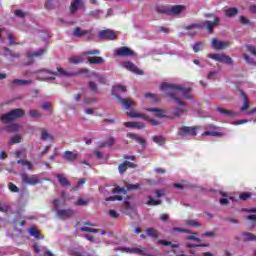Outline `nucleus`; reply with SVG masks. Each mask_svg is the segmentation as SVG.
Segmentation results:
<instances>
[{"label": "nucleus", "instance_id": "nucleus-1", "mask_svg": "<svg viewBox=\"0 0 256 256\" xmlns=\"http://www.w3.org/2000/svg\"><path fill=\"white\" fill-rule=\"evenodd\" d=\"M161 90L164 91L168 97H171V99L175 101L176 105H180L181 107H187V103L176 97L179 91L184 95L185 99H191V94H189L192 91L191 87H185L179 84L163 83L161 85Z\"/></svg>", "mask_w": 256, "mask_h": 256}, {"label": "nucleus", "instance_id": "nucleus-2", "mask_svg": "<svg viewBox=\"0 0 256 256\" xmlns=\"http://www.w3.org/2000/svg\"><path fill=\"white\" fill-rule=\"evenodd\" d=\"M205 17H213L214 21H204L200 23L190 24L185 26L184 29L188 32L190 37H195L197 35V31L195 29H206L209 34L213 33V28L219 25L221 19L213 14H206Z\"/></svg>", "mask_w": 256, "mask_h": 256}, {"label": "nucleus", "instance_id": "nucleus-3", "mask_svg": "<svg viewBox=\"0 0 256 256\" xmlns=\"http://www.w3.org/2000/svg\"><path fill=\"white\" fill-rule=\"evenodd\" d=\"M125 91H127V88L123 85L118 84L112 87L111 95H113L123 105V107H125V109L135 107V102H133V100L127 98L122 99L121 97H119V93H125Z\"/></svg>", "mask_w": 256, "mask_h": 256}, {"label": "nucleus", "instance_id": "nucleus-4", "mask_svg": "<svg viewBox=\"0 0 256 256\" xmlns=\"http://www.w3.org/2000/svg\"><path fill=\"white\" fill-rule=\"evenodd\" d=\"M50 75H61L62 77H76L77 75H91V72L87 68H82L77 72H69L61 67H57V72H53L51 70H46Z\"/></svg>", "mask_w": 256, "mask_h": 256}, {"label": "nucleus", "instance_id": "nucleus-5", "mask_svg": "<svg viewBox=\"0 0 256 256\" xmlns=\"http://www.w3.org/2000/svg\"><path fill=\"white\" fill-rule=\"evenodd\" d=\"M53 209L59 219H71L75 215L73 209H62L59 207V199L53 201Z\"/></svg>", "mask_w": 256, "mask_h": 256}, {"label": "nucleus", "instance_id": "nucleus-6", "mask_svg": "<svg viewBox=\"0 0 256 256\" xmlns=\"http://www.w3.org/2000/svg\"><path fill=\"white\" fill-rule=\"evenodd\" d=\"M25 110L23 109H14L8 112L7 114L2 115L1 121L3 123H11V121H15V119H21V117H24Z\"/></svg>", "mask_w": 256, "mask_h": 256}, {"label": "nucleus", "instance_id": "nucleus-7", "mask_svg": "<svg viewBox=\"0 0 256 256\" xmlns=\"http://www.w3.org/2000/svg\"><path fill=\"white\" fill-rule=\"evenodd\" d=\"M209 59H213L214 61H218L219 63H224L225 65H235L233 58L226 54H208Z\"/></svg>", "mask_w": 256, "mask_h": 256}, {"label": "nucleus", "instance_id": "nucleus-8", "mask_svg": "<svg viewBox=\"0 0 256 256\" xmlns=\"http://www.w3.org/2000/svg\"><path fill=\"white\" fill-rule=\"evenodd\" d=\"M73 37H85L87 41H91L93 39V29L83 30L81 27H76L72 32Z\"/></svg>", "mask_w": 256, "mask_h": 256}, {"label": "nucleus", "instance_id": "nucleus-9", "mask_svg": "<svg viewBox=\"0 0 256 256\" xmlns=\"http://www.w3.org/2000/svg\"><path fill=\"white\" fill-rule=\"evenodd\" d=\"M178 135L180 137H195L197 135V127L183 126L180 128Z\"/></svg>", "mask_w": 256, "mask_h": 256}, {"label": "nucleus", "instance_id": "nucleus-10", "mask_svg": "<svg viewBox=\"0 0 256 256\" xmlns=\"http://www.w3.org/2000/svg\"><path fill=\"white\" fill-rule=\"evenodd\" d=\"M114 55L116 57H133V55H135V51L131 50V48L127 46H122L114 50Z\"/></svg>", "mask_w": 256, "mask_h": 256}, {"label": "nucleus", "instance_id": "nucleus-11", "mask_svg": "<svg viewBox=\"0 0 256 256\" xmlns=\"http://www.w3.org/2000/svg\"><path fill=\"white\" fill-rule=\"evenodd\" d=\"M211 43L212 49H215L216 51H222L223 49L231 47V42L217 40V38H212Z\"/></svg>", "mask_w": 256, "mask_h": 256}, {"label": "nucleus", "instance_id": "nucleus-12", "mask_svg": "<svg viewBox=\"0 0 256 256\" xmlns=\"http://www.w3.org/2000/svg\"><path fill=\"white\" fill-rule=\"evenodd\" d=\"M21 179H22V183H24V185H39V183H40L39 176H37V175L29 176V175L23 173V174H21Z\"/></svg>", "mask_w": 256, "mask_h": 256}, {"label": "nucleus", "instance_id": "nucleus-13", "mask_svg": "<svg viewBox=\"0 0 256 256\" xmlns=\"http://www.w3.org/2000/svg\"><path fill=\"white\" fill-rule=\"evenodd\" d=\"M99 37L102 41H114L117 39V34L113 30H102L99 32Z\"/></svg>", "mask_w": 256, "mask_h": 256}, {"label": "nucleus", "instance_id": "nucleus-14", "mask_svg": "<svg viewBox=\"0 0 256 256\" xmlns=\"http://www.w3.org/2000/svg\"><path fill=\"white\" fill-rule=\"evenodd\" d=\"M187 113V109L175 107L168 114L169 119H179V117H183Z\"/></svg>", "mask_w": 256, "mask_h": 256}, {"label": "nucleus", "instance_id": "nucleus-15", "mask_svg": "<svg viewBox=\"0 0 256 256\" xmlns=\"http://www.w3.org/2000/svg\"><path fill=\"white\" fill-rule=\"evenodd\" d=\"M122 67L124 69H127L128 71H131L132 73H136V75H143V70L139 69L133 62L127 61L122 63Z\"/></svg>", "mask_w": 256, "mask_h": 256}, {"label": "nucleus", "instance_id": "nucleus-16", "mask_svg": "<svg viewBox=\"0 0 256 256\" xmlns=\"http://www.w3.org/2000/svg\"><path fill=\"white\" fill-rule=\"evenodd\" d=\"M208 129L209 130L205 131L202 134L203 137H208V136H210V137H223V135H225V134H223L221 132L215 131L216 127L214 125H209Z\"/></svg>", "mask_w": 256, "mask_h": 256}, {"label": "nucleus", "instance_id": "nucleus-17", "mask_svg": "<svg viewBox=\"0 0 256 256\" xmlns=\"http://www.w3.org/2000/svg\"><path fill=\"white\" fill-rule=\"evenodd\" d=\"M4 55L9 61H15V59H21V54L18 52H13V50L4 47Z\"/></svg>", "mask_w": 256, "mask_h": 256}, {"label": "nucleus", "instance_id": "nucleus-18", "mask_svg": "<svg viewBox=\"0 0 256 256\" xmlns=\"http://www.w3.org/2000/svg\"><path fill=\"white\" fill-rule=\"evenodd\" d=\"M33 83V80H24V79H14L11 82L12 87H26L28 85H31Z\"/></svg>", "mask_w": 256, "mask_h": 256}, {"label": "nucleus", "instance_id": "nucleus-19", "mask_svg": "<svg viewBox=\"0 0 256 256\" xmlns=\"http://www.w3.org/2000/svg\"><path fill=\"white\" fill-rule=\"evenodd\" d=\"M78 158H79V154L73 151H65L63 154V159H65V161H69V163H73L74 161H77Z\"/></svg>", "mask_w": 256, "mask_h": 256}, {"label": "nucleus", "instance_id": "nucleus-20", "mask_svg": "<svg viewBox=\"0 0 256 256\" xmlns=\"http://www.w3.org/2000/svg\"><path fill=\"white\" fill-rule=\"evenodd\" d=\"M146 111H149L150 113H154L155 117H159L160 119L169 117V115H167V111L161 110L159 108H147Z\"/></svg>", "mask_w": 256, "mask_h": 256}, {"label": "nucleus", "instance_id": "nucleus-21", "mask_svg": "<svg viewBox=\"0 0 256 256\" xmlns=\"http://www.w3.org/2000/svg\"><path fill=\"white\" fill-rule=\"evenodd\" d=\"M187 7L183 5H174L170 8V15H181L183 11H186Z\"/></svg>", "mask_w": 256, "mask_h": 256}, {"label": "nucleus", "instance_id": "nucleus-22", "mask_svg": "<svg viewBox=\"0 0 256 256\" xmlns=\"http://www.w3.org/2000/svg\"><path fill=\"white\" fill-rule=\"evenodd\" d=\"M55 177L58 178V181L62 187H71L70 181L63 174H55Z\"/></svg>", "mask_w": 256, "mask_h": 256}, {"label": "nucleus", "instance_id": "nucleus-23", "mask_svg": "<svg viewBox=\"0 0 256 256\" xmlns=\"http://www.w3.org/2000/svg\"><path fill=\"white\" fill-rule=\"evenodd\" d=\"M88 77H96L98 83H100L101 85H105V83H107V77L97 73V72H91Z\"/></svg>", "mask_w": 256, "mask_h": 256}, {"label": "nucleus", "instance_id": "nucleus-24", "mask_svg": "<svg viewBox=\"0 0 256 256\" xmlns=\"http://www.w3.org/2000/svg\"><path fill=\"white\" fill-rule=\"evenodd\" d=\"M88 63H90V65H103V63H105V59H103V57H88L87 58Z\"/></svg>", "mask_w": 256, "mask_h": 256}, {"label": "nucleus", "instance_id": "nucleus-25", "mask_svg": "<svg viewBox=\"0 0 256 256\" xmlns=\"http://www.w3.org/2000/svg\"><path fill=\"white\" fill-rule=\"evenodd\" d=\"M124 126L131 129H145V124L141 122H125Z\"/></svg>", "mask_w": 256, "mask_h": 256}, {"label": "nucleus", "instance_id": "nucleus-26", "mask_svg": "<svg viewBox=\"0 0 256 256\" xmlns=\"http://www.w3.org/2000/svg\"><path fill=\"white\" fill-rule=\"evenodd\" d=\"M240 95L242 97L243 105L240 108V111H247L249 109V100H247V94L240 90Z\"/></svg>", "mask_w": 256, "mask_h": 256}, {"label": "nucleus", "instance_id": "nucleus-27", "mask_svg": "<svg viewBox=\"0 0 256 256\" xmlns=\"http://www.w3.org/2000/svg\"><path fill=\"white\" fill-rule=\"evenodd\" d=\"M216 111H218V113H221V115H226V117H237V113H235L233 110H227L225 108L217 107Z\"/></svg>", "mask_w": 256, "mask_h": 256}, {"label": "nucleus", "instance_id": "nucleus-28", "mask_svg": "<svg viewBox=\"0 0 256 256\" xmlns=\"http://www.w3.org/2000/svg\"><path fill=\"white\" fill-rule=\"evenodd\" d=\"M127 137H129L130 139H133L134 141H137V143H139L140 145H142V147H145V139L141 138V136L135 134V133H128Z\"/></svg>", "mask_w": 256, "mask_h": 256}, {"label": "nucleus", "instance_id": "nucleus-29", "mask_svg": "<svg viewBox=\"0 0 256 256\" xmlns=\"http://www.w3.org/2000/svg\"><path fill=\"white\" fill-rule=\"evenodd\" d=\"M28 233L32 237H35V239H43L44 238V236L41 235V232H39V230L36 227H30L28 229Z\"/></svg>", "mask_w": 256, "mask_h": 256}, {"label": "nucleus", "instance_id": "nucleus-30", "mask_svg": "<svg viewBox=\"0 0 256 256\" xmlns=\"http://www.w3.org/2000/svg\"><path fill=\"white\" fill-rule=\"evenodd\" d=\"M21 129H22L21 125L17 123L10 124L5 128V130L8 131V133H17L21 131Z\"/></svg>", "mask_w": 256, "mask_h": 256}, {"label": "nucleus", "instance_id": "nucleus-31", "mask_svg": "<svg viewBox=\"0 0 256 256\" xmlns=\"http://www.w3.org/2000/svg\"><path fill=\"white\" fill-rule=\"evenodd\" d=\"M146 235L148 237H152V239H158L159 238V231L155 228H147L146 229Z\"/></svg>", "mask_w": 256, "mask_h": 256}, {"label": "nucleus", "instance_id": "nucleus-32", "mask_svg": "<svg viewBox=\"0 0 256 256\" xmlns=\"http://www.w3.org/2000/svg\"><path fill=\"white\" fill-rule=\"evenodd\" d=\"M83 61H85V59L80 55L69 58V63H72V65H79V63H83Z\"/></svg>", "mask_w": 256, "mask_h": 256}, {"label": "nucleus", "instance_id": "nucleus-33", "mask_svg": "<svg viewBox=\"0 0 256 256\" xmlns=\"http://www.w3.org/2000/svg\"><path fill=\"white\" fill-rule=\"evenodd\" d=\"M81 5H83V1H81V0H75L74 2H72L71 6H70L71 13L77 12V9H79V7H81Z\"/></svg>", "mask_w": 256, "mask_h": 256}, {"label": "nucleus", "instance_id": "nucleus-34", "mask_svg": "<svg viewBox=\"0 0 256 256\" xmlns=\"http://www.w3.org/2000/svg\"><path fill=\"white\" fill-rule=\"evenodd\" d=\"M45 52V49H40L34 53L27 52L26 57H28V59H33V57H41V55H43Z\"/></svg>", "mask_w": 256, "mask_h": 256}, {"label": "nucleus", "instance_id": "nucleus-35", "mask_svg": "<svg viewBox=\"0 0 256 256\" xmlns=\"http://www.w3.org/2000/svg\"><path fill=\"white\" fill-rule=\"evenodd\" d=\"M29 117L32 119H41L43 117V114L39 110L32 109L28 112Z\"/></svg>", "mask_w": 256, "mask_h": 256}, {"label": "nucleus", "instance_id": "nucleus-36", "mask_svg": "<svg viewBox=\"0 0 256 256\" xmlns=\"http://www.w3.org/2000/svg\"><path fill=\"white\" fill-rule=\"evenodd\" d=\"M156 11L157 13H161L163 15H170V8L167 6H163V5L156 6Z\"/></svg>", "mask_w": 256, "mask_h": 256}, {"label": "nucleus", "instance_id": "nucleus-37", "mask_svg": "<svg viewBox=\"0 0 256 256\" xmlns=\"http://www.w3.org/2000/svg\"><path fill=\"white\" fill-rule=\"evenodd\" d=\"M22 139L23 138L21 137V135L16 134L15 136L9 139L8 145H16V143H21Z\"/></svg>", "mask_w": 256, "mask_h": 256}, {"label": "nucleus", "instance_id": "nucleus-38", "mask_svg": "<svg viewBox=\"0 0 256 256\" xmlns=\"http://www.w3.org/2000/svg\"><path fill=\"white\" fill-rule=\"evenodd\" d=\"M243 241H255V235L251 232L242 233Z\"/></svg>", "mask_w": 256, "mask_h": 256}, {"label": "nucleus", "instance_id": "nucleus-39", "mask_svg": "<svg viewBox=\"0 0 256 256\" xmlns=\"http://www.w3.org/2000/svg\"><path fill=\"white\" fill-rule=\"evenodd\" d=\"M127 115L129 117H131L132 119H137V118L144 119V117H145V114L137 113L135 111H129V112H127Z\"/></svg>", "mask_w": 256, "mask_h": 256}, {"label": "nucleus", "instance_id": "nucleus-40", "mask_svg": "<svg viewBox=\"0 0 256 256\" xmlns=\"http://www.w3.org/2000/svg\"><path fill=\"white\" fill-rule=\"evenodd\" d=\"M7 39L9 41V45H19V43L15 42V36L10 31H6Z\"/></svg>", "mask_w": 256, "mask_h": 256}, {"label": "nucleus", "instance_id": "nucleus-41", "mask_svg": "<svg viewBox=\"0 0 256 256\" xmlns=\"http://www.w3.org/2000/svg\"><path fill=\"white\" fill-rule=\"evenodd\" d=\"M239 13V10L237 8H229L225 11L226 17H235Z\"/></svg>", "mask_w": 256, "mask_h": 256}, {"label": "nucleus", "instance_id": "nucleus-42", "mask_svg": "<svg viewBox=\"0 0 256 256\" xmlns=\"http://www.w3.org/2000/svg\"><path fill=\"white\" fill-rule=\"evenodd\" d=\"M113 145H115V138L114 137H109L107 139V141H105L104 143H102L100 145V147H111Z\"/></svg>", "mask_w": 256, "mask_h": 256}, {"label": "nucleus", "instance_id": "nucleus-43", "mask_svg": "<svg viewBox=\"0 0 256 256\" xmlns=\"http://www.w3.org/2000/svg\"><path fill=\"white\" fill-rule=\"evenodd\" d=\"M158 245H165V246L171 245L173 249H179V244H173L166 240H158Z\"/></svg>", "mask_w": 256, "mask_h": 256}, {"label": "nucleus", "instance_id": "nucleus-44", "mask_svg": "<svg viewBox=\"0 0 256 256\" xmlns=\"http://www.w3.org/2000/svg\"><path fill=\"white\" fill-rule=\"evenodd\" d=\"M88 87L90 89V91H92V93H99V88L97 87V83L90 81L88 82Z\"/></svg>", "mask_w": 256, "mask_h": 256}, {"label": "nucleus", "instance_id": "nucleus-45", "mask_svg": "<svg viewBox=\"0 0 256 256\" xmlns=\"http://www.w3.org/2000/svg\"><path fill=\"white\" fill-rule=\"evenodd\" d=\"M41 108L44 109V111H50V113H53V105H51V102L42 103Z\"/></svg>", "mask_w": 256, "mask_h": 256}, {"label": "nucleus", "instance_id": "nucleus-46", "mask_svg": "<svg viewBox=\"0 0 256 256\" xmlns=\"http://www.w3.org/2000/svg\"><path fill=\"white\" fill-rule=\"evenodd\" d=\"M41 139L43 141H49V139L52 141L53 136L47 132V130L42 131Z\"/></svg>", "mask_w": 256, "mask_h": 256}, {"label": "nucleus", "instance_id": "nucleus-47", "mask_svg": "<svg viewBox=\"0 0 256 256\" xmlns=\"http://www.w3.org/2000/svg\"><path fill=\"white\" fill-rule=\"evenodd\" d=\"M17 163L27 167V169H29V170L33 169V164H31V162H29L27 160H18Z\"/></svg>", "mask_w": 256, "mask_h": 256}, {"label": "nucleus", "instance_id": "nucleus-48", "mask_svg": "<svg viewBox=\"0 0 256 256\" xmlns=\"http://www.w3.org/2000/svg\"><path fill=\"white\" fill-rule=\"evenodd\" d=\"M186 225H189V227H201L200 222L193 219L187 220Z\"/></svg>", "mask_w": 256, "mask_h": 256}, {"label": "nucleus", "instance_id": "nucleus-49", "mask_svg": "<svg viewBox=\"0 0 256 256\" xmlns=\"http://www.w3.org/2000/svg\"><path fill=\"white\" fill-rule=\"evenodd\" d=\"M152 141L158 145H163V143H165V138H163V136H153Z\"/></svg>", "mask_w": 256, "mask_h": 256}, {"label": "nucleus", "instance_id": "nucleus-50", "mask_svg": "<svg viewBox=\"0 0 256 256\" xmlns=\"http://www.w3.org/2000/svg\"><path fill=\"white\" fill-rule=\"evenodd\" d=\"M101 13H103V11L101 10H94V11H91L89 13L90 17H93L94 19H101V17L99 15H101Z\"/></svg>", "mask_w": 256, "mask_h": 256}, {"label": "nucleus", "instance_id": "nucleus-51", "mask_svg": "<svg viewBox=\"0 0 256 256\" xmlns=\"http://www.w3.org/2000/svg\"><path fill=\"white\" fill-rule=\"evenodd\" d=\"M80 231H83V232H86V233H99L98 229L89 228V227H80Z\"/></svg>", "mask_w": 256, "mask_h": 256}, {"label": "nucleus", "instance_id": "nucleus-52", "mask_svg": "<svg viewBox=\"0 0 256 256\" xmlns=\"http://www.w3.org/2000/svg\"><path fill=\"white\" fill-rule=\"evenodd\" d=\"M144 119L151 123L153 126L161 125V123L153 118H149V116L145 115Z\"/></svg>", "mask_w": 256, "mask_h": 256}, {"label": "nucleus", "instance_id": "nucleus-53", "mask_svg": "<svg viewBox=\"0 0 256 256\" xmlns=\"http://www.w3.org/2000/svg\"><path fill=\"white\" fill-rule=\"evenodd\" d=\"M243 58L246 61V63H248L249 65H256V61L253 60V58L249 57V55L244 54Z\"/></svg>", "mask_w": 256, "mask_h": 256}, {"label": "nucleus", "instance_id": "nucleus-54", "mask_svg": "<svg viewBox=\"0 0 256 256\" xmlns=\"http://www.w3.org/2000/svg\"><path fill=\"white\" fill-rule=\"evenodd\" d=\"M100 53L101 51H99L98 49H94V50L85 51L82 53V55H99Z\"/></svg>", "mask_w": 256, "mask_h": 256}, {"label": "nucleus", "instance_id": "nucleus-55", "mask_svg": "<svg viewBox=\"0 0 256 256\" xmlns=\"http://www.w3.org/2000/svg\"><path fill=\"white\" fill-rule=\"evenodd\" d=\"M118 171L121 175H123V173H125L127 171V165L125 164V162L121 163L118 166Z\"/></svg>", "mask_w": 256, "mask_h": 256}, {"label": "nucleus", "instance_id": "nucleus-56", "mask_svg": "<svg viewBox=\"0 0 256 256\" xmlns=\"http://www.w3.org/2000/svg\"><path fill=\"white\" fill-rule=\"evenodd\" d=\"M127 191H135L139 189V184H126Z\"/></svg>", "mask_w": 256, "mask_h": 256}, {"label": "nucleus", "instance_id": "nucleus-57", "mask_svg": "<svg viewBox=\"0 0 256 256\" xmlns=\"http://www.w3.org/2000/svg\"><path fill=\"white\" fill-rule=\"evenodd\" d=\"M215 77H217V71H211L207 74V79L209 81H215Z\"/></svg>", "mask_w": 256, "mask_h": 256}, {"label": "nucleus", "instance_id": "nucleus-58", "mask_svg": "<svg viewBox=\"0 0 256 256\" xmlns=\"http://www.w3.org/2000/svg\"><path fill=\"white\" fill-rule=\"evenodd\" d=\"M239 198L242 201H247V199H251V193H249V192L242 193V194H240Z\"/></svg>", "mask_w": 256, "mask_h": 256}, {"label": "nucleus", "instance_id": "nucleus-59", "mask_svg": "<svg viewBox=\"0 0 256 256\" xmlns=\"http://www.w3.org/2000/svg\"><path fill=\"white\" fill-rule=\"evenodd\" d=\"M147 205H161V200H155V199L149 197Z\"/></svg>", "mask_w": 256, "mask_h": 256}, {"label": "nucleus", "instance_id": "nucleus-60", "mask_svg": "<svg viewBox=\"0 0 256 256\" xmlns=\"http://www.w3.org/2000/svg\"><path fill=\"white\" fill-rule=\"evenodd\" d=\"M8 187L9 190L12 191V193H19V188L17 187V185L9 183Z\"/></svg>", "mask_w": 256, "mask_h": 256}, {"label": "nucleus", "instance_id": "nucleus-61", "mask_svg": "<svg viewBox=\"0 0 256 256\" xmlns=\"http://www.w3.org/2000/svg\"><path fill=\"white\" fill-rule=\"evenodd\" d=\"M87 203H89V200H85L83 198H79L77 200V202L75 203V205L84 206V205H87Z\"/></svg>", "mask_w": 256, "mask_h": 256}, {"label": "nucleus", "instance_id": "nucleus-62", "mask_svg": "<svg viewBox=\"0 0 256 256\" xmlns=\"http://www.w3.org/2000/svg\"><path fill=\"white\" fill-rule=\"evenodd\" d=\"M106 201H123V197L121 196H110L106 198Z\"/></svg>", "mask_w": 256, "mask_h": 256}, {"label": "nucleus", "instance_id": "nucleus-63", "mask_svg": "<svg viewBox=\"0 0 256 256\" xmlns=\"http://www.w3.org/2000/svg\"><path fill=\"white\" fill-rule=\"evenodd\" d=\"M15 15L16 17H20L21 19H23V17H26L27 13L23 12L22 10H15Z\"/></svg>", "mask_w": 256, "mask_h": 256}, {"label": "nucleus", "instance_id": "nucleus-64", "mask_svg": "<svg viewBox=\"0 0 256 256\" xmlns=\"http://www.w3.org/2000/svg\"><path fill=\"white\" fill-rule=\"evenodd\" d=\"M54 5H53V0H47L45 2V9L51 10L53 9Z\"/></svg>", "mask_w": 256, "mask_h": 256}]
</instances>
